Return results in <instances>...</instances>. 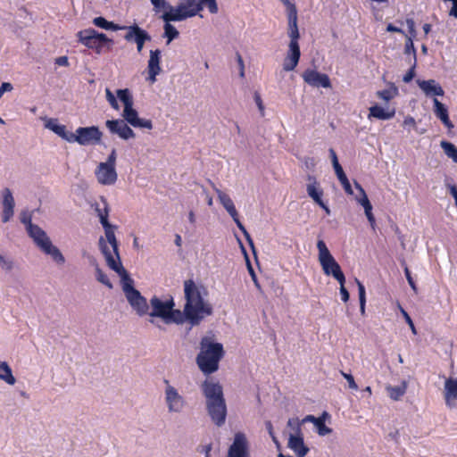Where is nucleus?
<instances>
[{
	"mask_svg": "<svg viewBox=\"0 0 457 457\" xmlns=\"http://www.w3.org/2000/svg\"><path fill=\"white\" fill-rule=\"evenodd\" d=\"M228 457H248V442L245 434H235L233 444L230 445Z\"/></svg>",
	"mask_w": 457,
	"mask_h": 457,
	"instance_id": "obj_18",
	"label": "nucleus"
},
{
	"mask_svg": "<svg viewBox=\"0 0 457 457\" xmlns=\"http://www.w3.org/2000/svg\"><path fill=\"white\" fill-rule=\"evenodd\" d=\"M14 199L12 194L9 188H4L3 191V212H2V221L4 223L8 222L14 213Z\"/></svg>",
	"mask_w": 457,
	"mask_h": 457,
	"instance_id": "obj_22",
	"label": "nucleus"
},
{
	"mask_svg": "<svg viewBox=\"0 0 457 457\" xmlns=\"http://www.w3.org/2000/svg\"><path fill=\"white\" fill-rule=\"evenodd\" d=\"M93 23L96 27H99V28L104 29L118 30V29H125V27H120L112 21H108L107 20H105L104 17H101V16L95 18L93 20Z\"/></svg>",
	"mask_w": 457,
	"mask_h": 457,
	"instance_id": "obj_36",
	"label": "nucleus"
},
{
	"mask_svg": "<svg viewBox=\"0 0 457 457\" xmlns=\"http://www.w3.org/2000/svg\"><path fill=\"white\" fill-rule=\"evenodd\" d=\"M164 36L168 38L167 43L169 44L179 37V31L170 22H166L164 25Z\"/></svg>",
	"mask_w": 457,
	"mask_h": 457,
	"instance_id": "obj_40",
	"label": "nucleus"
},
{
	"mask_svg": "<svg viewBox=\"0 0 457 457\" xmlns=\"http://www.w3.org/2000/svg\"><path fill=\"white\" fill-rule=\"evenodd\" d=\"M21 221L26 225L29 236L44 253L50 255L58 264L64 263L65 259L62 253L52 244L46 233L39 226L32 223L31 215L29 212L21 213Z\"/></svg>",
	"mask_w": 457,
	"mask_h": 457,
	"instance_id": "obj_5",
	"label": "nucleus"
},
{
	"mask_svg": "<svg viewBox=\"0 0 457 457\" xmlns=\"http://www.w3.org/2000/svg\"><path fill=\"white\" fill-rule=\"evenodd\" d=\"M152 312L149 313L151 317L162 318L166 323L182 322V313L179 310H174V302L172 299L162 302L157 296H154L150 300Z\"/></svg>",
	"mask_w": 457,
	"mask_h": 457,
	"instance_id": "obj_8",
	"label": "nucleus"
},
{
	"mask_svg": "<svg viewBox=\"0 0 457 457\" xmlns=\"http://www.w3.org/2000/svg\"><path fill=\"white\" fill-rule=\"evenodd\" d=\"M151 3L156 11L160 10L161 7H165L166 5V2L164 0H151Z\"/></svg>",
	"mask_w": 457,
	"mask_h": 457,
	"instance_id": "obj_63",
	"label": "nucleus"
},
{
	"mask_svg": "<svg viewBox=\"0 0 457 457\" xmlns=\"http://www.w3.org/2000/svg\"><path fill=\"white\" fill-rule=\"evenodd\" d=\"M124 120H108L105 125L112 134L118 135L120 138L128 140L136 137L135 132Z\"/></svg>",
	"mask_w": 457,
	"mask_h": 457,
	"instance_id": "obj_15",
	"label": "nucleus"
},
{
	"mask_svg": "<svg viewBox=\"0 0 457 457\" xmlns=\"http://www.w3.org/2000/svg\"><path fill=\"white\" fill-rule=\"evenodd\" d=\"M341 375L347 380L348 386L351 389L357 390L358 386L354 381L353 375L341 371Z\"/></svg>",
	"mask_w": 457,
	"mask_h": 457,
	"instance_id": "obj_49",
	"label": "nucleus"
},
{
	"mask_svg": "<svg viewBox=\"0 0 457 457\" xmlns=\"http://www.w3.org/2000/svg\"><path fill=\"white\" fill-rule=\"evenodd\" d=\"M356 283L358 286V294H359V302H360V312L361 315L365 314V306H366V292L364 285L356 278Z\"/></svg>",
	"mask_w": 457,
	"mask_h": 457,
	"instance_id": "obj_39",
	"label": "nucleus"
},
{
	"mask_svg": "<svg viewBox=\"0 0 457 457\" xmlns=\"http://www.w3.org/2000/svg\"><path fill=\"white\" fill-rule=\"evenodd\" d=\"M284 5L287 7V16L291 14V12H297V9L295 7V5L291 3L289 0H280Z\"/></svg>",
	"mask_w": 457,
	"mask_h": 457,
	"instance_id": "obj_54",
	"label": "nucleus"
},
{
	"mask_svg": "<svg viewBox=\"0 0 457 457\" xmlns=\"http://www.w3.org/2000/svg\"><path fill=\"white\" fill-rule=\"evenodd\" d=\"M354 184H355V187L360 191V193L361 195V197L360 199H358V202L364 208L365 215H366L369 222L370 223V226L374 228V227L376 225V220L372 213V205H371L363 187L358 182H355Z\"/></svg>",
	"mask_w": 457,
	"mask_h": 457,
	"instance_id": "obj_25",
	"label": "nucleus"
},
{
	"mask_svg": "<svg viewBox=\"0 0 457 457\" xmlns=\"http://www.w3.org/2000/svg\"><path fill=\"white\" fill-rule=\"evenodd\" d=\"M96 279L109 288L112 287L108 276L99 267H96Z\"/></svg>",
	"mask_w": 457,
	"mask_h": 457,
	"instance_id": "obj_45",
	"label": "nucleus"
},
{
	"mask_svg": "<svg viewBox=\"0 0 457 457\" xmlns=\"http://www.w3.org/2000/svg\"><path fill=\"white\" fill-rule=\"evenodd\" d=\"M55 64L59 65V66H68L69 65L68 58L66 56H60L55 59Z\"/></svg>",
	"mask_w": 457,
	"mask_h": 457,
	"instance_id": "obj_64",
	"label": "nucleus"
},
{
	"mask_svg": "<svg viewBox=\"0 0 457 457\" xmlns=\"http://www.w3.org/2000/svg\"><path fill=\"white\" fill-rule=\"evenodd\" d=\"M253 98H254L255 104L261 112V115L263 117L264 116V105H263V103H262L260 94L258 92H254Z\"/></svg>",
	"mask_w": 457,
	"mask_h": 457,
	"instance_id": "obj_51",
	"label": "nucleus"
},
{
	"mask_svg": "<svg viewBox=\"0 0 457 457\" xmlns=\"http://www.w3.org/2000/svg\"><path fill=\"white\" fill-rule=\"evenodd\" d=\"M46 127L69 143H73L74 133L68 131L64 125L49 122Z\"/></svg>",
	"mask_w": 457,
	"mask_h": 457,
	"instance_id": "obj_31",
	"label": "nucleus"
},
{
	"mask_svg": "<svg viewBox=\"0 0 457 457\" xmlns=\"http://www.w3.org/2000/svg\"><path fill=\"white\" fill-rule=\"evenodd\" d=\"M117 96L123 103L124 108L133 106V104H134L133 96L128 88L118 89Z\"/></svg>",
	"mask_w": 457,
	"mask_h": 457,
	"instance_id": "obj_38",
	"label": "nucleus"
},
{
	"mask_svg": "<svg viewBox=\"0 0 457 457\" xmlns=\"http://www.w3.org/2000/svg\"><path fill=\"white\" fill-rule=\"evenodd\" d=\"M237 63L240 68V77L243 78L245 76V65H244L243 58L239 53L237 54Z\"/></svg>",
	"mask_w": 457,
	"mask_h": 457,
	"instance_id": "obj_61",
	"label": "nucleus"
},
{
	"mask_svg": "<svg viewBox=\"0 0 457 457\" xmlns=\"http://www.w3.org/2000/svg\"><path fill=\"white\" fill-rule=\"evenodd\" d=\"M386 31H388V32H396V33H400V34L405 35L404 31L402 29L395 26L392 23L387 24Z\"/></svg>",
	"mask_w": 457,
	"mask_h": 457,
	"instance_id": "obj_62",
	"label": "nucleus"
},
{
	"mask_svg": "<svg viewBox=\"0 0 457 457\" xmlns=\"http://www.w3.org/2000/svg\"><path fill=\"white\" fill-rule=\"evenodd\" d=\"M184 293L186 303L183 312L192 325H198L204 317L212 314V305L204 301L208 291L204 286L187 279L184 282Z\"/></svg>",
	"mask_w": 457,
	"mask_h": 457,
	"instance_id": "obj_2",
	"label": "nucleus"
},
{
	"mask_svg": "<svg viewBox=\"0 0 457 457\" xmlns=\"http://www.w3.org/2000/svg\"><path fill=\"white\" fill-rule=\"evenodd\" d=\"M214 190L218 195V198L220 202V204L223 205V207L226 209V211L228 212V214L231 216L235 223L237 224V228L242 231L243 235L245 236L247 243L254 252V245L253 241L250 236V234L247 232L245 226L242 224V222L239 220L238 212L235 207V204L232 201V199L229 197V195L223 191L220 190L217 187H214Z\"/></svg>",
	"mask_w": 457,
	"mask_h": 457,
	"instance_id": "obj_9",
	"label": "nucleus"
},
{
	"mask_svg": "<svg viewBox=\"0 0 457 457\" xmlns=\"http://www.w3.org/2000/svg\"><path fill=\"white\" fill-rule=\"evenodd\" d=\"M406 390H407V384L405 381H403L401 386H386V391L388 393L389 397L395 401H398L402 396H403V395L406 393Z\"/></svg>",
	"mask_w": 457,
	"mask_h": 457,
	"instance_id": "obj_32",
	"label": "nucleus"
},
{
	"mask_svg": "<svg viewBox=\"0 0 457 457\" xmlns=\"http://www.w3.org/2000/svg\"><path fill=\"white\" fill-rule=\"evenodd\" d=\"M445 400L449 407H454L457 403V378H449L445 383Z\"/></svg>",
	"mask_w": 457,
	"mask_h": 457,
	"instance_id": "obj_23",
	"label": "nucleus"
},
{
	"mask_svg": "<svg viewBox=\"0 0 457 457\" xmlns=\"http://www.w3.org/2000/svg\"><path fill=\"white\" fill-rule=\"evenodd\" d=\"M302 420H299L297 418L289 419L287 421V426L295 432V435L302 434Z\"/></svg>",
	"mask_w": 457,
	"mask_h": 457,
	"instance_id": "obj_44",
	"label": "nucleus"
},
{
	"mask_svg": "<svg viewBox=\"0 0 457 457\" xmlns=\"http://www.w3.org/2000/svg\"><path fill=\"white\" fill-rule=\"evenodd\" d=\"M162 52L159 49L151 50L147 62V79L153 84L156 81V76L162 71L161 68Z\"/></svg>",
	"mask_w": 457,
	"mask_h": 457,
	"instance_id": "obj_19",
	"label": "nucleus"
},
{
	"mask_svg": "<svg viewBox=\"0 0 457 457\" xmlns=\"http://www.w3.org/2000/svg\"><path fill=\"white\" fill-rule=\"evenodd\" d=\"M403 125V127L409 126V127L415 128V126H416L415 119L411 116H407L404 118Z\"/></svg>",
	"mask_w": 457,
	"mask_h": 457,
	"instance_id": "obj_60",
	"label": "nucleus"
},
{
	"mask_svg": "<svg viewBox=\"0 0 457 457\" xmlns=\"http://www.w3.org/2000/svg\"><path fill=\"white\" fill-rule=\"evenodd\" d=\"M369 111H370L369 117H374L376 119L382 120L392 119L395 114V108L385 110L383 107L377 105V104L374 106H371L369 109Z\"/></svg>",
	"mask_w": 457,
	"mask_h": 457,
	"instance_id": "obj_30",
	"label": "nucleus"
},
{
	"mask_svg": "<svg viewBox=\"0 0 457 457\" xmlns=\"http://www.w3.org/2000/svg\"><path fill=\"white\" fill-rule=\"evenodd\" d=\"M125 29H127L128 32L124 36V38L127 41L134 40L135 43L137 44V52L141 53L145 41L151 40L150 35L145 30H144L139 26H137V24H134V25H131L129 27H125Z\"/></svg>",
	"mask_w": 457,
	"mask_h": 457,
	"instance_id": "obj_14",
	"label": "nucleus"
},
{
	"mask_svg": "<svg viewBox=\"0 0 457 457\" xmlns=\"http://www.w3.org/2000/svg\"><path fill=\"white\" fill-rule=\"evenodd\" d=\"M446 187L449 189L450 194L454 198L455 205L457 207V187L450 183H446Z\"/></svg>",
	"mask_w": 457,
	"mask_h": 457,
	"instance_id": "obj_57",
	"label": "nucleus"
},
{
	"mask_svg": "<svg viewBox=\"0 0 457 457\" xmlns=\"http://www.w3.org/2000/svg\"><path fill=\"white\" fill-rule=\"evenodd\" d=\"M307 179L309 181L306 186L307 194L316 204H318L322 200L323 190L314 176L309 175Z\"/></svg>",
	"mask_w": 457,
	"mask_h": 457,
	"instance_id": "obj_26",
	"label": "nucleus"
},
{
	"mask_svg": "<svg viewBox=\"0 0 457 457\" xmlns=\"http://www.w3.org/2000/svg\"><path fill=\"white\" fill-rule=\"evenodd\" d=\"M329 155H330V158H331L333 168L341 166L339 162H338L337 153L335 152V150L333 148L329 149Z\"/></svg>",
	"mask_w": 457,
	"mask_h": 457,
	"instance_id": "obj_58",
	"label": "nucleus"
},
{
	"mask_svg": "<svg viewBox=\"0 0 457 457\" xmlns=\"http://www.w3.org/2000/svg\"><path fill=\"white\" fill-rule=\"evenodd\" d=\"M103 133L96 126L79 127L74 133L73 143L80 145H97L101 142Z\"/></svg>",
	"mask_w": 457,
	"mask_h": 457,
	"instance_id": "obj_10",
	"label": "nucleus"
},
{
	"mask_svg": "<svg viewBox=\"0 0 457 457\" xmlns=\"http://www.w3.org/2000/svg\"><path fill=\"white\" fill-rule=\"evenodd\" d=\"M166 384L165 388V402L167 403L169 411L179 412L185 406L184 398L179 394L178 390L170 385L168 379L164 380Z\"/></svg>",
	"mask_w": 457,
	"mask_h": 457,
	"instance_id": "obj_12",
	"label": "nucleus"
},
{
	"mask_svg": "<svg viewBox=\"0 0 457 457\" xmlns=\"http://www.w3.org/2000/svg\"><path fill=\"white\" fill-rule=\"evenodd\" d=\"M334 170H335L337 177L338 180L340 181L341 185L343 186L345 193L348 195H353V189H352L351 184H350L342 166L336 167V168H334Z\"/></svg>",
	"mask_w": 457,
	"mask_h": 457,
	"instance_id": "obj_34",
	"label": "nucleus"
},
{
	"mask_svg": "<svg viewBox=\"0 0 457 457\" xmlns=\"http://www.w3.org/2000/svg\"><path fill=\"white\" fill-rule=\"evenodd\" d=\"M404 36L406 37V43H405L406 52H409L410 50H411L413 52V54H415L416 51H415V48L413 46V38H415L416 37H410V36H407L406 34Z\"/></svg>",
	"mask_w": 457,
	"mask_h": 457,
	"instance_id": "obj_52",
	"label": "nucleus"
},
{
	"mask_svg": "<svg viewBox=\"0 0 457 457\" xmlns=\"http://www.w3.org/2000/svg\"><path fill=\"white\" fill-rule=\"evenodd\" d=\"M398 95V88L391 84L389 88L379 90L377 92V96L386 102H389Z\"/></svg>",
	"mask_w": 457,
	"mask_h": 457,
	"instance_id": "obj_35",
	"label": "nucleus"
},
{
	"mask_svg": "<svg viewBox=\"0 0 457 457\" xmlns=\"http://www.w3.org/2000/svg\"><path fill=\"white\" fill-rule=\"evenodd\" d=\"M314 425L317 427L320 436H325L331 432V429L325 425V421L322 418H318Z\"/></svg>",
	"mask_w": 457,
	"mask_h": 457,
	"instance_id": "obj_46",
	"label": "nucleus"
},
{
	"mask_svg": "<svg viewBox=\"0 0 457 457\" xmlns=\"http://www.w3.org/2000/svg\"><path fill=\"white\" fill-rule=\"evenodd\" d=\"M240 245H241L242 250H243V252H244V253H245V259H246V262H247V268H248V271H249V273H250V275H251V278H252V279H253V283H254V286H255L259 290H261V289H262L261 285H260V283H259V281H258V279H257V276H256V274H255V272H254V270H253V267H252V265H251V263H250V262H249V259H248V257H247L246 251H245V249L244 248V246H243V245H242L241 243H240Z\"/></svg>",
	"mask_w": 457,
	"mask_h": 457,
	"instance_id": "obj_41",
	"label": "nucleus"
},
{
	"mask_svg": "<svg viewBox=\"0 0 457 457\" xmlns=\"http://www.w3.org/2000/svg\"><path fill=\"white\" fill-rule=\"evenodd\" d=\"M123 120H126L129 124H130L134 128L140 129H153V122L151 120L141 119L138 117V112L137 110L133 108V106H129L123 109L122 112Z\"/></svg>",
	"mask_w": 457,
	"mask_h": 457,
	"instance_id": "obj_17",
	"label": "nucleus"
},
{
	"mask_svg": "<svg viewBox=\"0 0 457 457\" xmlns=\"http://www.w3.org/2000/svg\"><path fill=\"white\" fill-rule=\"evenodd\" d=\"M397 308L399 309L400 312L402 313L403 319L405 320L406 323L409 325L410 328L411 329V332L413 334L417 333L415 325L411 318V316L408 314V312L403 308L401 303L397 302Z\"/></svg>",
	"mask_w": 457,
	"mask_h": 457,
	"instance_id": "obj_42",
	"label": "nucleus"
},
{
	"mask_svg": "<svg viewBox=\"0 0 457 457\" xmlns=\"http://www.w3.org/2000/svg\"><path fill=\"white\" fill-rule=\"evenodd\" d=\"M440 145L447 157L451 158L454 162L457 163V147L453 143L448 141H442Z\"/></svg>",
	"mask_w": 457,
	"mask_h": 457,
	"instance_id": "obj_37",
	"label": "nucleus"
},
{
	"mask_svg": "<svg viewBox=\"0 0 457 457\" xmlns=\"http://www.w3.org/2000/svg\"><path fill=\"white\" fill-rule=\"evenodd\" d=\"M287 446L295 452L297 457H304L309 452L302 434L290 435Z\"/></svg>",
	"mask_w": 457,
	"mask_h": 457,
	"instance_id": "obj_24",
	"label": "nucleus"
},
{
	"mask_svg": "<svg viewBox=\"0 0 457 457\" xmlns=\"http://www.w3.org/2000/svg\"><path fill=\"white\" fill-rule=\"evenodd\" d=\"M201 390L212 421L221 427L227 418V405L221 385L212 378H206L201 385Z\"/></svg>",
	"mask_w": 457,
	"mask_h": 457,
	"instance_id": "obj_3",
	"label": "nucleus"
},
{
	"mask_svg": "<svg viewBox=\"0 0 457 457\" xmlns=\"http://www.w3.org/2000/svg\"><path fill=\"white\" fill-rule=\"evenodd\" d=\"M434 112L440 119L443 124L448 129L453 128V124L450 120L448 110L439 100L434 98Z\"/></svg>",
	"mask_w": 457,
	"mask_h": 457,
	"instance_id": "obj_28",
	"label": "nucleus"
},
{
	"mask_svg": "<svg viewBox=\"0 0 457 457\" xmlns=\"http://www.w3.org/2000/svg\"><path fill=\"white\" fill-rule=\"evenodd\" d=\"M406 24H407L408 30H409V35L408 36H410V37H416L417 36V31H416V29H415V21H413V19H411V18L406 19Z\"/></svg>",
	"mask_w": 457,
	"mask_h": 457,
	"instance_id": "obj_50",
	"label": "nucleus"
},
{
	"mask_svg": "<svg viewBox=\"0 0 457 457\" xmlns=\"http://www.w3.org/2000/svg\"><path fill=\"white\" fill-rule=\"evenodd\" d=\"M105 164L115 167L116 165V150L112 149L111 154H109L107 161L104 162Z\"/></svg>",
	"mask_w": 457,
	"mask_h": 457,
	"instance_id": "obj_56",
	"label": "nucleus"
},
{
	"mask_svg": "<svg viewBox=\"0 0 457 457\" xmlns=\"http://www.w3.org/2000/svg\"><path fill=\"white\" fill-rule=\"evenodd\" d=\"M0 379L9 385H14L16 382L10 366L5 361L0 363Z\"/></svg>",
	"mask_w": 457,
	"mask_h": 457,
	"instance_id": "obj_33",
	"label": "nucleus"
},
{
	"mask_svg": "<svg viewBox=\"0 0 457 457\" xmlns=\"http://www.w3.org/2000/svg\"><path fill=\"white\" fill-rule=\"evenodd\" d=\"M101 201L104 204V208L101 209V208H96V211L97 212V214L99 216V219H100V222L102 223V219L103 217L105 218V220H108V216H109V206H108V203L106 201V199L104 197H101Z\"/></svg>",
	"mask_w": 457,
	"mask_h": 457,
	"instance_id": "obj_43",
	"label": "nucleus"
},
{
	"mask_svg": "<svg viewBox=\"0 0 457 457\" xmlns=\"http://www.w3.org/2000/svg\"><path fill=\"white\" fill-rule=\"evenodd\" d=\"M181 4L185 7L187 13H192V17L202 11L204 4L208 7L211 13L218 12L216 0H185Z\"/></svg>",
	"mask_w": 457,
	"mask_h": 457,
	"instance_id": "obj_16",
	"label": "nucleus"
},
{
	"mask_svg": "<svg viewBox=\"0 0 457 457\" xmlns=\"http://www.w3.org/2000/svg\"><path fill=\"white\" fill-rule=\"evenodd\" d=\"M288 20V37L290 38L289 43L299 44L300 33L297 25V12H292L287 16Z\"/></svg>",
	"mask_w": 457,
	"mask_h": 457,
	"instance_id": "obj_29",
	"label": "nucleus"
},
{
	"mask_svg": "<svg viewBox=\"0 0 457 457\" xmlns=\"http://www.w3.org/2000/svg\"><path fill=\"white\" fill-rule=\"evenodd\" d=\"M106 99H107L108 103L110 104V105L114 110H119L120 107H119L118 102L116 100V97L112 93V91L108 88L106 89Z\"/></svg>",
	"mask_w": 457,
	"mask_h": 457,
	"instance_id": "obj_48",
	"label": "nucleus"
},
{
	"mask_svg": "<svg viewBox=\"0 0 457 457\" xmlns=\"http://www.w3.org/2000/svg\"><path fill=\"white\" fill-rule=\"evenodd\" d=\"M317 249L319 251V262L323 273L326 276L333 277L337 281L339 279L343 280V278H345V276L322 239L318 240Z\"/></svg>",
	"mask_w": 457,
	"mask_h": 457,
	"instance_id": "obj_7",
	"label": "nucleus"
},
{
	"mask_svg": "<svg viewBox=\"0 0 457 457\" xmlns=\"http://www.w3.org/2000/svg\"><path fill=\"white\" fill-rule=\"evenodd\" d=\"M419 87L428 96H444L445 92L442 87L434 79L421 80L418 82Z\"/></svg>",
	"mask_w": 457,
	"mask_h": 457,
	"instance_id": "obj_27",
	"label": "nucleus"
},
{
	"mask_svg": "<svg viewBox=\"0 0 457 457\" xmlns=\"http://www.w3.org/2000/svg\"><path fill=\"white\" fill-rule=\"evenodd\" d=\"M224 353L222 344L214 342L211 337H202L195 360L199 370L205 375L214 373L219 370V364Z\"/></svg>",
	"mask_w": 457,
	"mask_h": 457,
	"instance_id": "obj_4",
	"label": "nucleus"
},
{
	"mask_svg": "<svg viewBox=\"0 0 457 457\" xmlns=\"http://www.w3.org/2000/svg\"><path fill=\"white\" fill-rule=\"evenodd\" d=\"M414 76H415V64L412 67H411V69L406 72V74L403 78V80L405 83H409L412 80Z\"/></svg>",
	"mask_w": 457,
	"mask_h": 457,
	"instance_id": "obj_53",
	"label": "nucleus"
},
{
	"mask_svg": "<svg viewBox=\"0 0 457 457\" xmlns=\"http://www.w3.org/2000/svg\"><path fill=\"white\" fill-rule=\"evenodd\" d=\"M79 43L89 49L95 51L97 54H102L112 49L113 40L109 38L105 34L99 33L94 29H86L80 30L77 34Z\"/></svg>",
	"mask_w": 457,
	"mask_h": 457,
	"instance_id": "obj_6",
	"label": "nucleus"
},
{
	"mask_svg": "<svg viewBox=\"0 0 457 457\" xmlns=\"http://www.w3.org/2000/svg\"><path fill=\"white\" fill-rule=\"evenodd\" d=\"M337 282L339 283L340 285V295H341V299L343 302L346 303L348 302L349 300V292L348 290L345 288V278H343V280H337Z\"/></svg>",
	"mask_w": 457,
	"mask_h": 457,
	"instance_id": "obj_47",
	"label": "nucleus"
},
{
	"mask_svg": "<svg viewBox=\"0 0 457 457\" xmlns=\"http://www.w3.org/2000/svg\"><path fill=\"white\" fill-rule=\"evenodd\" d=\"M164 8L168 9V11L165 12L162 16V20L165 22L180 21L186 20L187 18L192 17V13H187V11L185 10V7L182 6L181 4H179L177 7H173L168 3H166Z\"/></svg>",
	"mask_w": 457,
	"mask_h": 457,
	"instance_id": "obj_20",
	"label": "nucleus"
},
{
	"mask_svg": "<svg viewBox=\"0 0 457 457\" xmlns=\"http://www.w3.org/2000/svg\"><path fill=\"white\" fill-rule=\"evenodd\" d=\"M301 57V51L299 44L289 43L288 51L284 59L283 70L291 71L295 69Z\"/></svg>",
	"mask_w": 457,
	"mask_h": 457,
	"instance_id": "obj_21",
	"label": "nucleus"
},
{
	"mask_svg": "<svg viewBox=\"0 0 457 457\" xmlns=\"http://www.w3.org/2000/svg\"><path fill=\"white\" fill-rule=\"evenodd\" d=\"M12 85L9 82H4L0 86V98L4 95V92L12 91Z\"/></svg>",
	"mask_w": 457,
	"mask_h": 457,
	"instance_id": "obj_59",
	"label": "nucleus"
},
{
	"mask_svg": "<svg viewBox=\"0 0 457 457\" xmlns=\"http://www.w3.org/2000/svg\"><path fill=\"white\" fill-rule=\"evenodd\" d=\"M404 273H405V277L407 278V281H408L410 287L413 289V291L416 292L417 291V286H416V284H415V282H414V280H413V278H412V277L411 275V272H410V270H409V269L407 267L404 270Z\"/></svg>",
	"mask_w": 457,
	"mask_h": 457,
	"instance_id": "obj_55",
	"label": "nucleus"
},
{
	"mask_svg": "<svg viewBox=\"0 0 457 457\" xmlns=\"http://www.w3.org/2000/svg\"><path fill=\"white\" fill-rule=\"evenodd\" d=\"M95 175L98 183L103 186L114 185L118 179L115 167L109 166L104 162H100L97 165Z\"/></svg>",
	"mask_w": 457,
	"mask_h": 457,
	"instance_id": "obj_13",
	"label": "nucleus"
},
{
	"mask_svg": "<svg viewBox=\"0 0 457 457\" xmlns=\"http://www.w3.org/2000/svg\"><path fill=\"white\" fill-rule=\"evenodd\" d=\"M302 78L306 84L313 87L330 88L332 87L328 75L316 70L306 69Z\"/></svg>",
	"mask_w": 457,
	"mask_h": 457,
	"instance_id": "obj_11",
	"label": "nucleus"
},
{
	"mask_svg": "<svg viewBox=\"0 0 457 457\" xmlns=\"http://www.w3.org/2000/svg\"><path fill=\"white\" fill-rule=\"evenodd\" d=\"M102 225L104 228L107 242L101 237L99 245L107 265L120 275L122 289L128 302L138 315L143 316L147 313L149 309L146 299L134 287L133 279L122 266L118 250V241L113 228L109 221L105 220L104 217L102 219Z\"/></svg>",
	"mask_w": 457,
	"mask_h": 457,
	"instance_id": "obj_1",
	"label": "nucleus"
}]
</instances>
